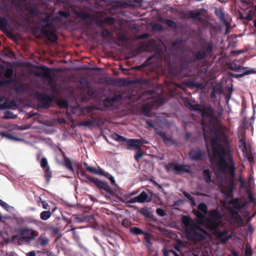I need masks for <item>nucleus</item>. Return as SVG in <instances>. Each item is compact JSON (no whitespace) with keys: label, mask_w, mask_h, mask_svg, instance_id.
<instances>
[{"label":"nucleus","mask_w":256,"mask_h":256,"mask_svg":"<svg viewBox=\"0 0 256 256\" xmlns=\"http://www.w3.org/2000/svg\"><path fill=\"white\" fill-rule=\"evenodd\" d=\"M156 134L161 137L164 144H167L168 142H172V138L168 136L166 133L162 130H157Z\"/></svg>","instance_id":"b1692460"},{"label":"nucleus","mask_w":256,"mask_h":256,"mask_svg":"<svg viewBox=\"0 0 256 256\" xmlns=\"http://www.w3.org/2000/svg\"><path fill=\"white\" fill-rule=\"evenodd\" d=\"M78 170L76 172L77 175L78 176V175L80 174V176L82 177L86 178L87 180H84L85 182L89 184L90 182L88 180V177H90V176H88L86 174V172L84 170H82L81 166H78Z\"/></svg>","instance_id":"c85d7f7f"},{"label":"nucleus","mask_w":256,"mask_h":256,"mask_svg":"<svg viewBox=\"0 0 256 256\" xmlns=\"http://www.w3.org/2000/svg\"><path fill=\"white\" fill-rule=\"evenodd\" d=\"M230 68L233 70L241 72L240 74L235 75V77L237 78H242L244 76L254 72V70H247L246 68H244L240 66H237L236 64L232 65Z\"/></svg>","instance_id":"ddd939ff"},{"label":"nucleus","mask_w":256,"mask_h":256,"mask_svg":"<svg viewBox=\"0 0 256 256\" xmlns=\"http://www.w3.org/2000/svg\"><path fill=\"white\" fill-rule=\"evenodd\" d=\"M64 166L72 172H74L72 162L70 158L66 156H64Z\"/></svg>","instance_id":"7c9ffc66"},{"label":"nucleus","mask_w":256,"mask_h":256,"mask_svg":"<svg viewBox=\"0 0 256 256\" xmlns=\"http://www.w3.org/2000/svg\"><path fill=\"white\" fill-rule=\"evenodd\" d=\"M223 92L222 89L221 87H214L211 92V98L213 99L216 98V95H220Z\"/></svg>","instance_id":"cd10ccee"},{"label":"nucleus","mask_w":256,"mask_h":256,"mask_svg":"<svg viewBox=\"0 0 256 256\" xmlns=\"http://www.w3.org/2000/svg\"><path fill=\"white\" fill-rule=\"evenodd\" d=\"M28 11L30 14H38V12L36 8L32 7V6L28 8Z\"/></svg>","instance_id":"5fc2aeb1"},{"label":"nucleus","mask_w":256,"mask_h":256,"mask_svg":"<svg viewBox=\"0 0 256 256\" xmlns=\"http://www.w3.org/2000/svg\"><path fill=\"white\" fill-rule=\"evenodd\" d=\"M212 42H208L205 46H202V48L194 54V59L196 60H200L204 58L206 54L212 56Z\"/></svg>","instance_id":"6e6552de"},{"label":"nucleus","mask_w":256,"mask_h":256,"mask_svg":"<svg viewBox=\"0 0 256 256\" xmlns=\"http://www.w3.org/2000/svg\"><path fill=\"white\" fill-rule=\"evenodd\" d=\"M144 82V80L142 78H136L134 80H131L128 82V84H139L142 83Z\"/></svg>","instance_id":"603ef678"},{"label":"nucleus","mask_w":256,"mask_h":256,"mask_svg":"<svg viewBox=\"0 0 256 256\" xmlns=\"http://www.w3.org/2000/svg\"><path fill=\"white\" fill-rule=\"evenodd\" d=\"M136 202L140 203V200L138 196L132 198H130L126 203L133 204Z\"/></svg>","instance_id":"6e6d98bb"},{"label":"nucleus","mask_w":256,"mask_h":256,"mask_svg":"<svg viewBox=\"0 0 256 256\" xmlns=\"http://www.w3.org/2000/svg\"><path fill=\"white\" fill-rule=\"evenodd\" d=\"M212 156L210 157L211 162H216L219 172L228 174L232 182L235 176V163L230 154V144L228 137L223 131H216L211 138Z\"/></svg>","instance_id":"f257e3e1"},{"label":"nucleus","mask_w":256,"mask_h":256,"mask_svg":"<svg viewBox=\"0 0 256 256\" xmlns=\"http://www.w3.org/2000/svg\"><path fill=\"white\" fill-rule=\"evenodd\" d=\"M190 86L192 87H196L197 88H200L202 86V84L196 81H190L188 82Z\"/></svg>","instance_id":"de8ad7c7"},{"label":"nucleus","mask_w":256,"mask_h":256,"mask_svg":"<svg viewBox=\"0 0 256 256\" xmlns=\"http://www.w3.org/2000/svg\"><path fill=\"white\" fill-rule=\"evenodd\" d=\"M104 23H105L104 20L98 19L96 20V25L98 27H102Z\"/></svg>","instance_id":"680f3d73"},{"label":"nucleus","mask_w":256,"mask_h":256,"mask_svg":"<svg viewBox=\"0 0 256 256\" xmlns=\"http://www.w3.org/2000/svg\"><path fill=\"white\" fill-rule=\"evenodd\" d=\"M88 178V180L92 182L102 192L107 194H113V191L106 182L102 181L98 178Z\"/></svg>","instance_id":"1a4fd4ad"},{"label":"nucleus","mask_w":256,"mask_h":256,"mask_svg":"<svg viewBox=\"0 0 256 256\" xmlns=\"http://www.w3.org/2000/svg\"><path fill=\"white\" fill-rule=\"evenodd\" d=\"M201 115L202 116V125L203 127L214 125L218 121L214 110L210 106H204Z\"/></svg>","instance_id":"39448f33"},{"label":"nucleus","mask_w":256,"mask_h":256,"mask_svg":"<svg viewBox=\"0 0 256 256\" xmlns=\"http://www.w3.org/2000/svg\"><path fill=\"white\" fill-rule=\"evenodd\" d=\"M142 214L144 216H146V218H150V212L147 209H145V210H142Z\"/></svg>","instance_id":"0e129e2a"},{"label":"nucleus","mask_w":256,"mask_h":256,"mask_svg":"<svg viewBox=\"0 0 256 256\" xmlns=\"http://www.w3.org/2000/svg\"><path fill=\"white\" fill-rule=\"evenodd\" d=\"M198 210L202 212L204 214H206L208 212V206L206 204L202 202L198 206Z\"/></svg>","instance_id":"a19ab883"},{"label":"nucleus","mask_w":256,"mask_h":256,"mask_svg":"<svg viewBox=\"0 0 256 256\" xmlns=\"http://www.w3.org/2000/svg\"><path fill=\"white\" fill-rule=\"evenodd\" d=\"M188 157L192 161H198L205 160L206 153L198 148H192L188 152Z\"/></svg>","instance_id":"9b49d317"},{"label":"nucleus","mask_w":256,"mask_h":256,"mask_svg":"<svg viewBox=\"0 0 256 256\" xmlns=\"http://www.w3.org/2000/svg\"><path fill=\"white\" fill-rule=\"evenodd\" d=\"M202 174L205 182L209 184L212 182L211 178V172L208 169H205L202 171Z\"/></svg>","instance_id":"bb28decb"},{"label":"nucleus","mask_w":256,"mask_h":256,"mask_svg":"<svg viewBox=\"0 0 256 256\" xmlns=\"http://www.w3.org/2000/svg\"><path fill=\"white\" fill-rule=\"evenodd\" d=\"M197 70V66L192 64H187L186 67L181 66L176 74L178 76H193Z\"/></svg>","instance_id":"f8f14e48"},{"label":"nucleus","mask_w":256,"mask_h":256,"mask_svg":"<svg viewBox=\"0 0 256 256\" xmlns=\"http://www.w3.org/2000/svg\"><path fill=\"white\" fill-rule=\"evenodd\" d=\"M183 42V40L182 38H178L174 41L172 43L174 46H176L180 44Z\"/></svg>","instance_id":"69168bd1"},{"label":"nucleus","mask_w":256,"mask_h":256,"mask_svg":"<svg viewBox=\"0 0 256 256\" xmlns=\"http://www.w3.org/2000/svg\"><path fill=\"white\" fill-rule=\"evenodd\" d=\"M4 119H14L16 118V115L14 114V113L10 111H6L4 112L3 116Z\"/></svg>","instance_id":"58836bf2"},{"label":"nucleus","mask_w":256,"mask_h":256,"mask_svg":"<svg viewBox=\"0 0 256 256\" xmlns=\"http://www.w3.org/2000/svg\"><path fill=\"white\" fill-rule=\"evenodd\" d=\"M187 106L190 111H196L200 112V113L202 112L204 109V107H202V106L200 104H192L190 102H188Z\"/></svg>","instance_id":"393cba45"},{"label":"nucleus","mask_w":256,"mask_h":256,"mask_svg":"<svg viewBox=\"0 0 256 256\" xmlns=\"http://www.w3.org/2000/svg\"><path fill=\"white\" fill-rule=\"evenodd\" d=\"M38 236V232L32 229L26 228H22L20 231V236L14 235L12 238L13 240L18 238L19 241L30 242L35 237Z\"/></svg>","instance_id":"423d86ee"},{"label":"nucleus","mask_w":256,"mask_h":256,"mask_svg":"<svg viewBox=\"0 0 256 256\" xmlns=\"http://www.w3.org/2000/svg\"><path fill=\"white\" fill-rule=\"evenodd\" d=\"M98 122L97 118L94 120H82L80 122V125L86 126H92L96 125Z\"/></svg>","instance_id":"a878e982"},{"label":"nucleus","mask_w":256,"mask_h":256,"mask_svg":"<svg viewBox=\"0 0 256 256\" xmlns=\"http://www.w3.org/2000/svg\"><path fill=\"white\" fill-rule=\"evenodd\" d=\"M104 22L108 24H113L116 22V20L114 18L108 16L104 18Z\"/></svg>","instance_id":"09e8293b"},{"label":"nucleus","mask_w":256,"mask_h":256,"mask_svg":"<svg viewBox=\"0 0 256 256\" xmlns=\"http://www.w3.org/2000/svg\"><path fill=\"white\" fill-rule=\"evenodd\" d=\"M130 232L136 235H140L143 234L142 230L137 227H132L130 228Z\"/></svg>","instance_id":"79ce46f5"},{"label":"nucleus","mask_w":256,"mask_h":256,"mask_svg":"<svg viewBox=\"0 0 256 256\" xmlns=\"http://www.w3.org/2000/svg\"><path fill=\"white\" fill-rule=\"evenodd\" d=\"M14 73V70L12 68H6L4 66L0 64V78H4L6 79L0 80V86L12 82Z\"/></svg>","instance_id":"0eeeda50"},{"label":"nucleus","mask_w":256,"mask_h":256,"mask_svg":"<svg viewBox=\"0 0 256 256\" xmlns=\"http://www.w3.org/2000/svg\"><path fill=\"white\" fill-rule=\"evenodd\" d=\"M170 166L172 168L176 174H180L182 172L190 174L191 170L188 165H181L178 164L171 163Z\"/></svg>","instance_id":"2eb2a0df"},{"label":"nucleus","mask_w":256,"mask_h":256,"mask_svg":"<svg viewBox=\"0 0 256 256\" xmlns=\"http://www.w3.org/2000/svg\"><path fill=\"white\" fill-rule=\"evenodd\" d=\"M193 214L196 216V222L200 225H202L204 223V220H206L204 214H202L200 211L196 210H194Z\"/></svg>","instance_id":"a211bd4d"},{"label":"nucleus","mask_w":256,"mask_h":256,"mask_svg":"<svg viewBox=\"0 0 256 256\" xmlns=\"http://www.w3.org/2000/svg\"><path fill=\"white\" fill-rule=\"evenodd\" d=\"M138 198L140 200V203H143L146 202H148L147 200V199L148 198V194L146 193V192L143 191L138 196Z\"/></svg>","instance_id":"f704fd0d"},{"label":"nucleus","mask_w":256,"mask_h":256,"mask_svg":"<svg viewBox=\"0 0 256 256\" xmlns=\"http://www.w3.org/2000/svg\"><path fill=\"white\" fill-rule=\"evenodd\" d=\"M83 164L84 165L86 170L92 174H98V170L94 167L90 166L86 162H84Z\"/></svg>","instance_id":"e433bc0d"},{"label":"nucleus","mask_w":256,"mask_h":256,"mask_svg":"<svg viewBox=\"0 0 256 256\" xmlns=\"http://www.w3.org/2000/svg\"><path fill=\"white\" fill-rule=\"evenodd\" d=\"M149 36V34H143L140 35H139L138 37V39H144L146 38Z\"/></svg>","instance_id":"774afa93"},{"label":"nucleus","mask_w":256,"mask_h":256,"mask_svg":"<svg viewBox=\"0 0 256 256\" xmlns=\"http://www.w3.org/2000/svg\"><path fill=\"white\" fill-rule=\"evenodd\" d=\"M164 256H180L179 254L173 250H164Z\"/></svg>","instance_id":"37998d69"},{"label":"nucleus","mask_w":256,"mask_h":256,"mask_svg":"<svg viewBox=\"0 0 256 256\" xmlns=\"http://www.w3.org/2000/svg\"><path fill=\"white\" fill-rule=\"evenodd\" d=\"M49 242L48 238L43 234H41L37 240L38 244L42 247L46 246L49 244Z\"/></svg>","instance_id":"412c9836"},{"label":"nucleus","mask_w":256,"mask_h":256,"mask_svg":"<svg viewBox=\"0 0 256 256\" xmlns=\"http://www.w3.org/2000/svg\"><path fill=\"white\" fill-rule=\"evenodd\" d=\"M58 104L62 108H66L68 106V102L64 100L58 101Z\"/></svg>","instance_id":"8fccbe9b"},{"label":"nucleus","mask_w":256,"mask_h":256,"mask_svg":"<svg viewBox=\"0 0 256 256\" xmlns=\"http://www.w3.org/2000/svg\"><path fill=\"white\" fill-rule=\"evenodd\" d=\"M39 69L41 72L38 74V76L44 77L46 80L52 79V77L53 76L51 74L52 69L44 66H40Z\"/></svg>","instance_id":"dca6fc26"},{"label":"nucleus","mask_w":256,"mask_h":256,"mask_svg":"<svg viewBox=\"0 0 256 256\" xmlns=\"http://www.w3.org/2000/svg\"><path fill=\"white\" fill-rule=\"evenodd\" d=\"M142 144V140L140 139H129L127 141V146L129 148H134L140 150Z\"/></svg>","instance_id":"f3484780"},{"label":"nucleus","mask_w":256,"mask_h":256,"mask_svg":"<svg viewBox=\"0 0 256 256\" xmlns=\"http://www.w3.org/2000/svg\"><path fill=\"white\" fill-rule=\"evenodd\" d=\"M146 122L148 127L152 128L154 130H156L155 125L150 120H147L146 121Z\"/></svg>","instance_id":"e2e57ef3"},{"label":"nucleus","mask_w":256,"mask_h":256,"mask_svg":"<svg viewBox=\"0 0 256 256\" xmlns=\"http://www.w3.org/2000/svg\"><path fill=\"white\" fill-rule=\"evenodd\" d=\"M144 156V152L142 151H138L134 155V159L137 162H139L140 158Z\"/></svg>","instance_id":"3c124183"},{"label":"nucleus","mask_w":256,"mask_h":256,"mask_svg":"<svg viewBox=\"0 0 256 256\" xmlns=\"http://www.w3.org/2000/svg\"><path fill=\"white\" fill-rule=\"evenodd\" d=\"M154 30L161 31L163 30V26L160 24H156L153 26Z\"/></svg>","instance_id":"bf43d9fd"},{"label":"nucleus","mask_w":256,"mask_h":256,"mask_svg":"<svg viewBox=\"0 0 256 256\" xmlns=\"http://www.w3.org/2000/svg\"><path fill=\"white\" fill-rule=\"evenodd\" d=\"M214 13L216 16L221 20H224L225 19L224 14L222 8H216Z\"/></svg>","instance_id":"2f4dec72"},{"label":"nucleus","mask_w":256,"mask_h":256,"mask_svg":"<svg viewBox=\"0 0 256 256\" xmlns=\"http://www.w3.org/2000/svg\"><path fill=\"white\" fill-rule=\"evenodd\" d=\"M40 166L43 170L46 168L47 167H50L48 166L47 159L46 158H43L40 161Z\"/></svg>","instance_id":"a18cd8bd"},{"label":"nucleus","mask_w":256,"mask_h":256,"mask_svg":"<svg viewBox=\"0 0 256 256\" xmlns=\"http://www.w3.org/2000/svg\"><path fill=\"white\" fill-rule=\"evenodd\" d=\"M230 204H233L234 206L238 210L242 209L244 208L246 205V202H244L241 204L238 198L232 200L230 201Z\"/></svg>","instance_id":"4be33fe9"},{"label":"nucleus","mask_w":256,"mask_h":256,"mask_svg":"<svg viewBox=\"0 0 256 256\" xmlns=\"http://www.w3.org/2000/svg\"><path fill=\"white\" fill-rule=\"evenodd\" d=\"M58 14L61 16L65 18H67L69 16L70 14L68 12L60 10L58 12Z\"/></svg>","instance_id":"052dcab7"},{"label":"nucleus","mask_w":256,"mask_h":256,"mask_svg":"<svg viewBox=\"0 0 256 256\" xmlns=\"http://www.w3.org/2000/svg\"><path fill=\"white\" fill-rule=\"evenodd\" d=\"M54 99L52 94L48 96L45 94H40L38 96V104L39 107L42 108H48Z\"/></svg>","instance_id":"9d476101"},{"label":"nucleus","mask_w":256,"mask_h":256,"mask_svg":"<svg viewBox=\"0 0 256 256\" xmlns=\"http://www.w3.org/2000/svg\"><path fill=\"white\" fill-rule=\"evenodd\" d=\"M222 216L218 209H214L208 212V216L206 220V226L210 232H212L222 243L226 244L231 238V236L224 237L228 232L226 230L220 232L217 228L222 224Z\"/></svg>","instance_id":"f03ea898"},{"label":"nucleus","mask_w":256,"mask_h":256,"mask_svg":"<svg viewBox=\"0 0 256 256\" xmlns=\"http://www.w3.org/2000/svg\"><path fill=\"white\" fill-rule=\"evenodd\" d=\"M0 206H1L3 208H5L6 210H8V205L0 199Z\"/></svg>","instance_id":"338daca9"},{"label":"nucleus","mask_w":256,"mask_h":256,"mask_svg":"<svg viewBox=\"0 0 256 256\" xmlns=\"http://www.w3.org/2000/svg\"><path fill=\"white\" fill-rule=\"evenodd\" d=\"M78 16L79 18H82L84 20L90 19V15L88 12H80L78 14Z\"/></svg>","instance_id":"c03bdc74"},{"label":"nucleus","mask_w":256,"mask_h":256,"mask_svg":"<svg viewBox=\"0 0 256 256\" xmlns=\"http://www.w3.org/2000/svg\"><path fill=\"white\" fill-rule=\"evenodd\" d=\"M112 33L106 28H104L100 32V36L103 38H112Z\"/></svg>","instance_id":"c9c22d12"},{"label":"nucleus","mask_w":256,"mask_h":256,"mask_svg":"<svg viewBox=\"0 0 256 256\" xmlns=\"http://www.w3.org/2000/svg\"><path fill=\"white\" fill-rule=\"evenodd\" d=\"M160 21L168 25L170 28H176V23L171 20L168 19H164L163 18H160Z\"/></svg>","instance_id":"c756f323"},{"label":"nucleus","mask_w":256,"mask_h":256,"mask_svg":"<svg viewBox=\"0 0 256 256\" xmlns=\"http://www.w3.org/2000/svg\"><path fill=\"white\" fill-rule=\"evenodd\" d=\"M116 97H119V99H122V96L120 94H115L112 98H106L104 101V104L106 107L111 106L113 104L116 100Z\"/></svg>","instance_id":"aec40b11"},{"label":"nucleus","mask_w":256,"mask_h":256,"mask_svg":"<svg viewBox=\"0 0 256 256\" xmlns=\"http://www.w3.org/2000/svg\"><path fill=\"white\" fill-rule=\"evenodd\" d=\"M184 232L186 238L192 242L200 241L205 238L204 234H207L206 230L197 225L186 228Z\"/></svg>","instance_id":"20e7f679"},{"label":"nucleus","mask_w":256,"mask_h":256,"mask_svg":"<svg viewBox=\"0 0 256 256\" xmlns=\"http://www.w3.org/2000/svg\"><path fill=\"white\" fill-rule=\"evenodd\" d=\"M9 26L8 20L4 17L0 16V30L8 38H13L14 37V34L8 30Z\"/></svg>","instance_id":"4468645a"},{"label":"nucleus","mask_w":256,"mask_h":256,"mask_svg":"<svg viewBox=\"0 0 256 256\" xmlns=\"http://www.w3.org/2000/svg\"><path fill=\"white\" fill-rule=\"evenodd\" d=\"M47 80L52 90L55 92L56 90V82L54 81V76L52 77V79H48Z\"/></svg>","instance_id":"ea45409f"},{"label":"nucleus","mask_w":256,"mask_h":256,"mask_svg":"<svg viewBox=\"0 0 256 256\" xmlns=\"http://www.w3.org/2000/svg\"><path fill=\"white\" fill-rule=\"evenodd\" d=\"M200 12L198 10L196 12L190 10L187 14L188 18H194V20H198L199 22L202 21V18L200 16Z\"/></svg>","instance_id":"6ab92c4d"},{"label":"nucleus","mask_w":256,"mask_h":256,"mask_svg":"<svg viewBox=\"0 0 256 256\" xmlns=\"http://www.w3.org/2000/svg\"><path fill=\"white\" fill-rule=\"evenodd\" d=\"M44 178L46 180V182L48 183L52 176V174L50 170V167H47L46 168L44 169Z\"/></svg>","instance_id":"72a5a7b5"},{"label":"nucleus","mask_w":256,"mask_h":256,"mask_svg":"<svg viewBox=\"0 0 256 256\" xmlns=\"http://www.w3.org/2000/svg\"><path fill=\"white\" fill-rule=\"evenodd\" d=\"M52 214L50 211H43L40 214V218L42 220H48L51 216Z\"/></svg>","instance_id":"4c0bfd02"},{"label":"nucleus","mask_w":256,"mask_h":256,"mask_svg":"<svg viewBox=\"0 0 256 256\" xmlns=\"http://www.w3.org/2000/svg\"><path fill=\"white\" fill-rule=\"evenodd\" d=\"M118 38V40L120 42H126L128 40V38L124 34L118 32L117 34Z\"/></svg>","instance_id":"49530a36"},{"label":"nucleus","mask_w":256,"mask_h":256,"mask_svg":"<svg viewBox=\"0 0 256 256\" xmlns=\"http://www.w3.org/2000/svg\"><path fill=\"white\" fill-rule=\"evenodd\" d=\"M106 177L108 178L110 180V183L112 185H116V180H114V177L112 176L109 174L108 173H107V175Z\"/></svg>","instance_id":"13d9d810"},{"label":"nucleus","mask_w":256,"mask_h":256,"mask_svg":"<svg viewBox=\"0 0 256 256\" xmlns=\"http://www.w3.org/2000/svg\"><path fill=\"white\" fill-rule=\"evenodd\" d=\"M111 138L119 142H123L127 140V139L123 136H122L116 133H114L112 134Z\"/></svg>","instance_id":"473e14b6"},{"label":"nucleus","mask_w":256,"mask_h":256,"mask_svg":"<svg viewBox=\"0 0 256 256\" xmlns=\"http://www.w3.org/2000/svg\"><path fill=\"white\" fill-rule=\"evenodd\" d=\"M156 213L160 216H164L166 214L164 210L162 208H158L156 210Z\"/></svg>","instance_id":"864d4df0"},{"label":"nucleus","mask_w":256,"mask_h":256,"mask_svg":"<svg viewBox=\"0 0 256 256\" xmlns=\"http://www.w3.org/2000/svg\"><path fill=\"white\" fill-rule=\"evenodd\" d=\"M182 221L186 226V228L191 227L192 226L196 225L190 216H183L182 218Z\"/></svg>","instance_id":"5701e85b"},{"label":"nucleus","mask_w":256,"mask_h":256,"mask_svg":"<svg viewBox=\"0 0 256 256\" xmlns=\"http://www.w3.org/2000/svg\"><path fill=\"white\" fill-rule=\"evenodd\" d=\"M54 28V26L52 22L50 20V16L47 15L44 18H42L40 22V26L36 28L34 30V34H36L38 31H40L39 38L42 36H45L50 41L55 42L58 40V36L54 31L52 30Z\"/></svg>","instance_id":"7ed1b4c3"},{"label":"nucleus","mask_w":256,"mask_h":256,"mask_svg":"<svg viewBox=\"0 0 256 256\" xmlns=\"http://www.w3.org/2000/svg\"><path fill=\"white\" fill-rule=\"evenodd\" d=\"M183 194L184 196L192 202V204L194 202V198L190 194L186 192H184Z\"/></svg>","instance_id":"4d7b16f0"}]
</instances>
